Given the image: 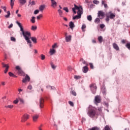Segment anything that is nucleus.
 Here are the masks:
<instances>
[{
  "instance_id": "7",
  "label": "nucleus",
  "mask_w": 130,
  "mask_h": 130,
  "mask_svg": "<svg viewBox=\"0 0 130 130\" xmlns=\"http://www.w3.org/2000/svg\"><path fill=\"white\" fill-rule=\"evenodd\" d=\"M98 17H99L101 20H102V19L104 18V12L102 11H99L98 13Z\"/></svg>"
},
{
  "instance_id": "8",
  "label": "nucleus",
  "mask_w": 130,
  "mask_h": 130,
  "mask_svg": "<svg viewBox=\"0 0 130 130\" xmlns=\"http://www.w3.org/2000/svg\"><path fill=\"white\" fill-rule=\"evenodd\" d=\"M15 69L16 70H17V71H18V73L19 74V75H23V70H22V68H21L20 66H16Z\"/></svg>"
},
{
  "instance_id": "33",
  "label": "nucleus",
  "mask_w": 130,
  "mask_h": 130,
  "mask_svg": "<svg viewBox=\"0 0 130 130\" xmlns=\"http://www.w3.org/2000/svg\"><path fill=\"white\" fill-rule=\"evenodd\" d=\"M31 29L32 31H35V30H37V26L32 25V26H31Z\"/></svg>"
},
{
  "instance_id": "29",
  "label": "nucleus",
  "mask_w": 130,
  "mask_h": 130,
  "mask_svg": "<svg viewBox=\"0 0 130 130\" xmlns=\"http://www.w3.org/2000/svg\"><path fill=\"white\" fill-rule=\"evenodd\" d=\"M11 3V9H13V7H14V3H15V0H10Z\"/></svg>"
},
{
  "instance_id": "4",
  "label": "nucleus",
  "mask_w": 130,
  "mask_h": 130,
  "mask_svg": "<svg viewBox=\"0 0 130 130\" xmlns=\"http://www.w3.org/2000/svg\"><path fill=\"white\" fill-rule=\"evenodd\" d=\"M90 87L92 92L93 94H96V91L97 89V86H96V84H91L90 86Z\"/></svg>"
},
{
  "instance_id": "13",
  "label": "nucleus",
  "mask_w": 130,
  "mask_h": 130,
  "mask_svg": "<svg viewBox=\"0 0 130 130\" xmlns=\"http://www.w3.org/2000/svg\"><path fill=\"white\" fill-rule=\"evenodd\" d=\"M51 7L54 8H56L57 6V3L54 1V0H51Z\"/></svg>"
},
{
  "instance_id": "12",
  "label": "nucleus",
  "mask_w": 130,
  "mask_h": 130,
  "mask_svg": "<svg viewBox=\"0 0 130 130\" xmlns=\"http://www.w3.org/2000/svg\"><path fill=\"white\" fill-rule=\"evenodd\" d=\"M109 18H110V19H114V18H115V13H112V12H111V11L109 12Z\"/></svg>"
},
{
  "instance_id": "41",
  "label": "nucleus",
  "mask_w": 130,
  "mask_h": 130,
  "mask_svg": "<svg viewBox=\"0 0 130 130\" xmlns=\"http://www.w3.org/2000/svg\"><path fill=\"white\" fill-rule=\"evenodd\" d=\"M5 107L6 108H10L11 109H12V108H13V107H14L13 105H8V106H6Z\"/></svg>"
},
{
  "instance_id": "5",
  "label": "nucleus",
  "mask_w": 130,
  "mask_h": 130,
  "mask_svg": "<svg viewBox=\"0 0 130 130\" xmlns=\"http://www.w3.org/2000/svg\"><path fill=\"white\" fill-rule=\"evenodd\" d=\"M101 102V98L99 95H96L94 98V103L97 105L98 103Z\"/></svg>"
},
{
  "instance_id": "28",
  "label": "nucleus",
  "mask_w": 130,
  "mask_h": 130,
  "mask_svg": "<svg viewBox=\"0 0 130 130\" xmlns=\"http://www.w3.org/2000/svg\"><path fill=\"white\" fill-rule=\"evenodd\" d=\"M71 94H72V95H73V96H77V93L76 92V91H75L74 90H73V88H71Z\"/></svg>"
},
{
  "instance_id": "51",
  "label": "nucleus",
  "mask_w": 130,
  "mask_h": 130,
  "mask_svg": "<svg viewBox=\"0 0 130 130\" xmlns=\"http://www.w3.org/2000/svg\"><path fill=\"white\" fill-rule=\"evenodd\" d=\"M2 65H3V68H6V69L7 67L9 68V65L5 64L4 63H2Z\"/></svg>"
},
{
  "instance_id": "30",
  "label": "nucleus",
  "mask_w": 130,
  "mask_h": 130,
  "mask_svg": "<svg viewBox=\"0 0 130 130\" xmlns=\"http://www.w3.org/2000/svg\"><path fill=\"white\" fill-rule=\"evenodd\" d=\"M81 29L83 32H85V29H86V24H83L81 27Z\"/></svg>"
},
{
  "instance_id": "37",
  "label": "nucleus",
  "mask_w": 130,
  "mask_h": 130,
  "mask_svg": "<svg viewBox=\"0 0 130 130\" xmlns=\"http://www.w3.org/2000/svg\"><path fill=\"white\" fill-rule=\"evenodd\" d=\"M74 79H75V80H79V79H81V76L75 75L74 76Z\"/></svg>"
},
{
  "instance_id": "44",
  "label": "nucleus",
  "mask_w": 130,
  "mask_h": 130,
  "mask_svg": "<svg viewBox=\"0 0 130 130\" xmlns=\"http://www.w3.org/2000/svg\"><path fill=\"white\" fill-rule=\"evenodd\" d=\"M102 93L104 95H106V88H104V89L102 91Z\"/></svg>"
},
{
  "instance_id": "48",
  "label": "nucleus",
  "mask_w": 130,
  "mask_h": 130,
  "mask_svg": "<svg viewBox=\"0 0 130 130\" xmlns=\"http://www.w3.org/2000/svg\"><path fill=\"white\" fill-rule=\"evenodd\" d=\"M41 57L42 60H44V59H45V55L43 54H41Z\"/></svg>"
},
{
  "instance_id": "35",
  "label": "nucleus",
  "mask_w": 130,
  "mask_h": 130,
  "mask_svg": "<svg viewBox=\"0 0 130 130\" xmlns=\"http://www.w3.org/2000/svg\"><path fill=\"white\" fill-rule=\"evenodd\" d=\"M31 23H32L33 24H34V23H35V17L32 16L31 17Z\"/></svg>"
},
{
  "instance_id": "57",
  "label": "nucleus",
  "mask_w": 130,
  "mask_h": 130,
  "mask_svg": "<svg viewBox=\"0 0 130 130\" xmlns=\"http://www.w3.org/2000/svg\"><path fill=\"white\" fill-rule=\"evenodd\" d=\"M102 5H104V8H107V4H104V1H102Z\"/></svg>"
},
{
  "instance_id": "55",
  "label": "nucleus",
  "mask_w": 130,
  "mask_h": 130,
  "mask_svg": "<svg viewBox=\"0 0 130 130\" xmlns=\"http://www.w3.org/2000/svg\"><path fill=\"white\" fill-rule=\"evenodd\" d=\"M100 28H101V29H103L104 28V27H105V25H104V24H102L100 25Z\"/></svg>"
},
{
  "instance_id": "9",
  "label": "nucleus",
  "mask_w": 130,
  "mask_h": 130,
  "mask_svg": "<svg viewBox=\"0 0 130 130\" xmlns=\"http://www.w3.org/2000/svg\"><path fill=\"white\" fill-rule=\"evenodd\" d=\"M28 118H29V115L24 114L21 118V119H22L21 121L22 122H25V121H26V120H27V119H28Z\"/></svg>"
},
{
  "instance_id": "43",
  "label": "nucleus",
  "mask_w": 130,
  "mask_h": 130,
  "mask_svg": "<svg viewBox=\"0 0 130 130\" xmlns=\"http://www.w3.org/2000/svg\"><path fill=\"white\" fill-rule=\"evenodd\" d=\"M105 130H111V129H110V127H109V126L106 125L105 127Z\"/></svg>"
},
{
  "instance_id": "20",
  "label": "nucleus",
  "mask_w": 130,
  "mask_h": 130,
  "mask_svg": "<svg viewBox=\"0 0 130 130\" xmlns=\"http://www.w3.org/2000/svg\"><path fill=\"white\" fill-rule=\"evenodd\" d=\"M98 40L99 41L100 43H102V42H103V37H102V36L99 37L98 38Z\"/></svg>"
},
{
  "instance_id": "64",
  "label": "nucleus",
  "mask_w": 130,
  "mask_h": 130,
  "mask_svg": "<svg viewBox=\"0 0 130 130\" xmlns=\"http://www.w3.org/2000/svg\"><path fill=\"white\" fill-rule=\"evenodd\" d=\"M27 89H29V90H32V86L29 85L27 87Z\"/></svg>"
},
{
  "instance_id": "10",
  "label": "nucleus",
  "mask_w": 130,
  "mask_h": 130,
  "mask_svg": "<svg viewBox=\"0 0 130 130\" xmlns=\"http://www.w3.org/2000/svg\"><path fill=\"white\" fill-rule=\"evenodd\" d=\"M43 103H44V99L41 98L39 100V106L41 108H43Z\"/></svg>"
},
{
  "instance_id": "32",
  "label": "nucleus",
  "mask_w": 130,
  "mask_h": 130,
  "mask_svg": "<svg viewBox=\"0 0 130 130\" xmlns=\"http://www.w3.org/2000/svg\"><path fill=\"white\" fill-rule=\"evenodd\" d=\"M29 5H30V6H34L36 5L35 2V1H32L31 2V0L29 1Z\"/></svg>"
},
{
  "instance_id": "39",
  "label": "nucleus",
  "mask_w": 130,
  "mask_h": 130,
  "mask_svg": "<svg viewBox=\"0 0 130 130\" xmlns=\"http://www.w3.org/2000/svg\"><path fill=\"white\" fill-rule=\"evenodd\" d=\"M88 130H99V128L97 127H93L91 128H89Z\"/></svg>"
},
{
  "instance_id": "34",
  "label": "nucleus",
  "mask_w": 130,
  "mask_h": 130,
  "mask_svg": "<svg viewBox=\"0 0 130 130\" xmlns=\"http://www.w3.org/2000/svg\"><path fill=\"white\" fill-rule=\"evenodd\" d=\"M87 19L88 21H92V16L91 15L87 16Z\"/></svg>"
},
{
  "instance_id": "25",
  "label": "nucleus",
  "mask_w": 130,
  "mask_h": 130,
  "mask_svg": "<svg viewBox=\"0 0 130 130\" xmlns=\"http://www.w3.org/2000/svg\"><path fill=\"white\" fill-rule=\"evenodd\" d=\"M125 47L128 49V50H130V42H127L126 44L125 45Z\"/></svg>"
},
{
  "instance_id": "58",
  "label": "nucleus",
  "mask_w": 130,
  "mask_h": 130,
  "mask_svg": "<svg viewBox=\"0 0 130 130\" xmlns=\"http://www.w3.org/2000/svg\"><path fill=\"white\" fill-rule=\"evenodd\" d=\"M9 71V68L7 67L6 68L5 71H4V73L5 74H7V73H8V71Z\"/></svg>"
},
{
  "instance_id": "50",
  "label": "nucleus",
  "mask_w": 130,
  "mask_h": 130,
  "mask_svg": "<svg viewBox=\"0 0 130 130\" xmlns=\"http://www.w3.org/2000/svg\"><path fill=\"white\" fill-rule=\"evenodd\" d=\"M1 8L4 10L5 13L6 12H7V7H6L5 6H1Z\"/></svg>"
},
{
  "instance_id": "31",
  "label": "nucleus",
  "mask_w": 130,
  "mask_h": 130,
  "mask_svg": "<svg viewBox=\"0 0 130 130\" xmlns=\"http://www.w3.org/2000/svg\"><path fill=\"white\" fill-rule=\"evenodd\" d=\"M58 14L60 17H62V11L60 9L58 10Z\"/></svg>"
},
{
  "instance_id": "22",
  "label": "nucleus",
  "mask_w": 130,
  "mask_h": 130,
  "mask_svg": "<svg viewBox=\"0 0 130 130\" xmlns=\"http://www.w3.org/2000/svg\"><path fill=\"white\" fill-rule=\"evenodd\" d=\"M55 52L56 51L54 49H51L50 50V53L51 55H53Z\"/></svg>"
},
{
  "instance_id": "23",
  "label": "nucleus",
  "mask_w": 130,
  "mask_h": 130,
  "mask_svg": "<svg viewBox=\"0 0 130 130\" xmlns=\"http://www.w3.org/2000/svg\"><path fill=\"white\" fill-rule=\"evenodd\" d=\"M18 101L20 102L21 104H24V102L23 99L21 98L20 97H18Z\"/></svg>"
},
{
  "instance_id": "56",
  "label": "nucleus",
  "mask_w": 130,
  "mask_h": 130,
  "mask_svg": "<svg viewBox=\"0 0 130 130\" xmlns=\"http://www.w3.org/2000/svg\"><path fill=\"white\" fill-rule=\"evenodd\" d=\"M9 75L10 77H14V74L12 72H9Z\"/></svg>"
},
{
  "instance_id": "53",
  "label": "nucleus",
  "mask_w": 130,
  "mask_h": 130,
  "mask_svg": "<svg viewBox=\"0 0 130 130\" xmlns=\"http://www.w3.org/2000/svg\"><path fill=\"white\" fill-rule=\"evenodd\" d=\"M121 42L122 44H125L126 43V40H122L121 41Z\"/></svg>"
},
{
  "instance_id": "6",
  "label": "nucleus",
  "mask_w": 130,
  "mask_h": 130,
  "mask_svg": "<svg viewBox=\"0 0 130 130\" xmlns=\"http://www.w3.org/2000/svg\"><path fill=\"white\" fill-rule=\"evenodd\" d=\"M72 9H75V10H78V12H81V13H83V7L81 6L79 7L74 4V8H73Z\"/></svg>"
},
{
  "instance_id": "27",
  "label": "nucleus",
  "mask_w": 130,
  "mask_h": 130,
  "mask_svg": "<svg viewBox=\"0 0 130 130\" xmlns=\"http://www.w3.org/2000/svg\"><path fill=\"white\" fill-rule=\"evenodd\" d=\"M7 15L5 16V18H10V16H11V12H10V11H7Z\"/></svg>"
},
{
  "instance_id": "15",
  "label": "nucleus",
  "mask_w": 130,
  "mask_h": 130,
  "mask_svg": "<svg viewBox=\"0 0 130 130\" xmlns=\"http://www.w3.org/2000/svg\"><path fill=\"white\" fill-rule=\"evenodd\" d=\"M19 3L20 4V7H22V6H24V5L27 3V1L19 0Z\"/></svg>"
},
{
  "instance_id": "3",
  "label": "nucleus",
  "mask_w": 130,
  "mask_h": 130,
  "mask_svg": "<svg viewBox=\"0 0 130 130\" xmlns=\"http://www.w3.org/2000/svg\"><path fill=\"white\" fill-rule=\"evenodd\" d=\"M82 15H83V13L80 11L77 12V15L73 17V20H78L79 19H81L82 17Z\"/></svg>"
},
{
  "instance_id": "21",
  "label": "nucleus",
  "mask_w": 130,
  "mask_h": 130,
  "mask_svg": "<svg viewBox=\"0 0 130 130\" xmlns=\"http://www.w3.org/2000/svg\"><path fill=\"white\" fill-rule=\"evenodd\" d=\"M47 89H49V90H54L55 88L54 86H52L50 85H48L46 86Z\"/></svg>"
},
{
  "instance_id": "1",
  "label": "nucleus",
  "mask_w": 130,
  "mask_h": 130,
  "mask_svg": "<svg viewBox=\"0 0 130 130\" xmlns=\"http://www.w3.org/2000/svg\"><path fill=\"white\" fill-rule=\"evenodd\" d=\"M19 28H20V31H21L24 38L27 41V44H28L29 47H32V42L29 40V38L31 37V32L30 31H24V28L22 26H20Z\"/></svg>"
},
{
  "instance_id": "19",
  "label": "nucleus",
  "mask_w": 130,
  "mask_h": 130,
  "mask_svg": "<svg viewBox=\"0 0 130 130\" xmlns=\"http://www.w3.org/2000/svg\"><path fill=\"white\" fill-rule=\"evenodd\" d=\"M45 9V5H41L40 7H39V10L40 12H43V10Z\"/></svg>"
},
{
  "instance_id": "18",
  "label": "nucleus",
  "mask_w": 130,
  "mask_h": 130,
  "mask_svg": "<svg viewBox=\"0 0 130 130\" xmlns=\"http://www.w3.org/2000/svg\"><path fill=\"white\" fill-rule=\"evenodd\" d=\"M82 70L83 73H84L85 74H86V73H87V72H88V67L87 66L83 67Z\"/></svg>"
},
{
  "instance_id": "62",
  "label": "nucleus",
  "mask_w": 130,
  "mask_h": 130,
  "mask_svg": "<svg viewBox=\"0 0 130 130\" xmlns=\"http://www.w3.org/2000/svg\"><path fill=\"white\" fill-rule=\"evenodd\" d=\"M82 63L86 64V66H88V63H87V62H86L85 60L82 62Z\"/></svg>"
},
{
  "instance_id": "38",
  "label": "nucleus",
  "mask_w": 130,
  "mask_h": 130,
  "mask_svg": "<svg viewBox=\"0 0 130 130\" xmlns=\"http://www.w3.org/2000/svg\"><path fill=\"white\" fill-rule=\"evenodd\" d=\"M51 66L53 70H55V69L56 68V66H54V64H53V63H51Z\"/></svg>"
},
{
  "instance_id": "47",
  "label": "nucleus",
  "mask_w": 130,
  "mask_h": 130,
  "mask_svg": "<svg viewBox=\"0 0 130 130\" xmlns=\"http://www.w3.org/2000/svg\"><path fill=\"white\" fill-rule=\"evenodd\" d=\"M63 10L65 11L66 13H69V9L68 8V7L63 8Z\"/></svg>"
},
{
  "instance_id": "46",
  "label": "nucleus",
  "mask_w": 130,
  "mask_h": 130,
  "mask_svg": "<svg viewBox=\"0 0 130 130\" xmlns=\"http://www.w3.org/2000/svg\"><path fill=\"white\" fill-rule=\"evenodd\" d=\"M11 41H13V42H16V38L13 37H11Z\"/></svg>"
},
{
  "instance_id": "11",
  "label": "nucleus",
  "mask_w": 130,
  "mask_h": 130,
  "mask_svg": "<svg viewBox=\"0 0 130 130\" xmlns=\"http://www.w3.org/2000/svg\"><path fill=\"white\" fill-rule=\"evenodd\" d=\"M65 40L66 42H71L72 41V35L66 36Z\"/></svg>"
},
{
  "instance_id": "42",
  "label": "nucleus",
  "mask_w": 130,
  "mask_h": 130,
  "mask_svg": "<svg viewBox=\"0 0 130 130\" xmlns=\"http://www.w3.org/2000/svg\"><path fill=\"white\" fill-rule=\"evenodd\" d=\"M42 17H43V15H42V14H40L39 16L37 17V19L38 20H40V18H42Z\"/></svg>"
},
{
  "instance_id": "61",
  "label": "nucleus",
  "mask_w": 130,
  "mask_h": 130,
  "mask_svg": "<svg viewBox=\"0 0 130 130\" xmlns=\"http://www.w3.org/2000/svg\"><path fill=\"white\" fill-rule=\"evenodd\" d=\"M106 21H107V22L109 21V16H107V18H106Z\"/></svg>"
},
{
  "instance_id": "24",
  "label": "nucleus",
  "mask_w": 130,
  "mask_h": 130,
  "mask_svg": "<svg viewBox=\"0 0 130 130\" xmlns=\"http://www.w3.org/2000/svg\"><path fill=\"white\" fill-rule=\"evenodd\" d=\"M38 117H39V116L38 115H35L32 117L34 121H36L37 119H38Z\"/></svg>"
},
{
  "instance_id": "14",
  "label": "nucleus",
  "mask_w": 130,
  "mask_h": 130,
  "mask_svg": "<svg viewBox=\"0 0 130 130\" xmlns=\"http://www.w3.org/2000/svg\"><path fill=\"white\" fill-rule=\"evenodd\" d=\"M69 27L71 29V30H74V28H75L76 26L75 25V23H74L73 21H71L69 23Z\"/></svg>"
},
{
  "instance_id": "45",
  "label": "nucleus",
  "mask_w": 130,
  "mask_h": 130,
  "mask_svg": "<svg viewBox=\"0 0 130 130\" xmlns=\"http://www.w3.org/2000/svg\"><path fill=\"white\" fill-rule=\"evenodd\" d=\"M69 104L71 106H72V107H74V103L72 101H69Z\"/></svg>"
},
{
  "instance_id": "2",
  "label": "nucleus",
  "mask_w": 130,
  "mask_h": 130,
  "mask_svg": "<svg viewBox=\"0 0 130 130\" xmlns=\"http://www.w3.org/2000/svg\"><path fill=\"white\" fill-rule=\"evenodd\" d=\"M87 114L91 117V118H94L97 115V112H96V109L93 106L90 105L87 109Z\"/></svg>"
},
{
  "instance_id": "60",
  "label": "nucleus",
  "mask_w": 130,
  "mask_h": 130,
  "mask_svg": "<svg viewBox=\"0 0 130 130\" xmlns=\"http://www.w3.org/2000/svg\"><path fill=\"white\" fill-rule=\"evenodd\" d=\"M28 81V80L25 79V78H24L23 80H22V83H26V82Z\"/></svg>"
},
{
  "instance_id": "16",
  "label": "nucleus",
  "mask_w": 130,
  "mask_h": 130,
  "mask_svg": "<svg viewBox=\"0 0 130 130\" xmlns=\"http://www.w3.org/2000/svg\"><path fill=\"white\" fill-rule=\"evenodd\" d=\"M31 40L34 42V43H37V39L34 37H31V34H30V37L29 38V40Z\"/></svg>"
},
{
  "instance_id": "49",
  "label": "nucleus",
  "mask_w": 130,
  "mask_h": 130,
  "mask_svg": "<svg viewBox=\"0 0 130 130\" xmlns=\"http://www.w3.org/2000/svg\"><path fill=\"white\" fill-rule=\"evenodd\" d=\"M34 14L35 15H37V14H39V10H36L34 12Z\"/></svg>"
},
{
  "instance_id": "52",
  "label": "nucleus",
  "mask_w": 130,
  "mask_h": 130,
  "mask_svg": "<svg viewBox=\"0 0 130 130\" xmlns=\"http://www.w3.org/2000/svg\"><path fill=\"white\" fill-rule=\"evenodd\" d=\"M93 4H94L95 5H98V4H99V2L97 0H94L93 1Z\"/></svg>"
},
{
  "instance_id": "26",
  "label": "nucleus",
  "mask_w": 130,
  "mask_h": 130,
  "mask_svg": "<svg viewBox=\"0 0 130 130\" xmlns=\"http://www.w3.org/2000/svg\"><path fill=\"white\" fill-rule=\"evenodd\" d=\"M94 23L95 24H99V23H100V18H96L95 20H94Z\"/></svg>"
},
{
  "instance_id": "40",
  "label": "nucleus",
  "mask_w": 130,
  "mask_h": 130,
  "mask_svg": "<svg viewBox=\"0 0 130 130\" xmlns=\"http://www.w3.org/2000/svg\"><path fill=\"white\" fill-rule=\"evenodd\" d=\"M25 78L27 80V82H29L30 81V77H29V76H28V75H26L25 76Z\"/></svg>"
},
{
  "instance_id": "54",
  "label": "nucleus",
  "mask_w": 130,
  "mask_h": 130,
  "mask_svg": "<svg viewBox=\"0 0 130 130\" xmlns=\"http://www.w3.org/2000/svg\"><path fill=\"white\" fill-rule=\"evenodd\" d=\"M89 66H90V69H94V66H93V63H89Z\"/></svg>"
},
{
  "instance_id": "36",
  "label": "nucleus",
  "mask_w": 130,
  "mask_h": 130,
  "mask_svg": "<svg viewBox=\"0 0 130 130\" xmlns=\"http://www.w3.org/2000/svg\"><path fill=\"white\" fill-rule=\"evenodd\" d=\"M52 47L53 49L57 48V47H58L57 44L56 43H55L54 45H52Z\"/></svg>"
},
{
  "instance_id": "63",
  "label": "nucleus",
  "mask_w": 130,
  "mask_h": 130,
  "mask_svg": "<svg viewBox=\"0 0 130 130\" xmlns=\"http://www.w3.org/2000/svg\"><path fill=\"white\" fill-rule=\"evenodd\" d=\"M8 28L10 29L11 28H13V23H11L9 26Z\"/></svg>"
},
{
  "instance_id": "59",
  "label": "nucleus",
  "mask_w": 130,
  "mask_h": 130,
  "mask_svg": "<svg viewBox=\"0 0 130 130\" xmlns=\"http://www.w3.org/2000/svg\"><path fill=\"white\" fill-rule=\"evenodd\" d=\"M13 102H14V104H18V102H19V100L17 99L16 100L14 101Z\"/></svg>"
},
{
  "instance_id": "17",
  "label": "nucleus",
  "mask_w": 130,
  "mask_h": 130,
  "mask_svg": "<svg viewBox=\"0 0 130 130\" xmlns=\"http://www.w3.org/2000/svg\"><path fill=\"white\" fill-rule=\"evenodd\" d=\"M113 47L115 50L118 51L119 50V47H118V45L116 44V43H113Z\"/></svg>"
}]
</instances>
